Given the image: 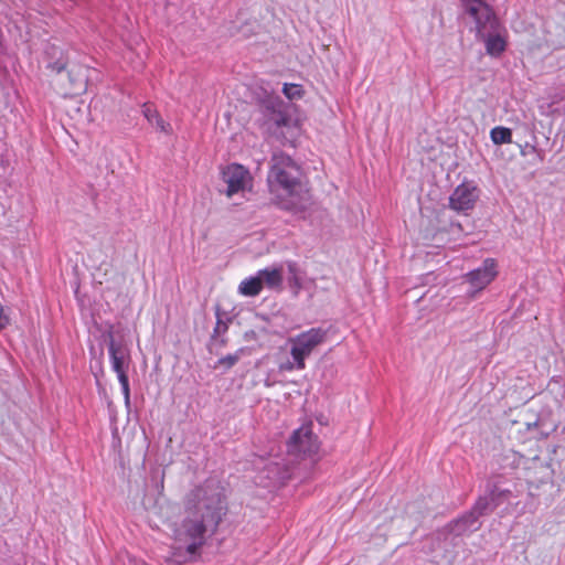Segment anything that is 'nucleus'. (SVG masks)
Wrapping results in <instances>:
<instances>
[{
  "label": "nucleus",
  "instance_id": "nucleus-5",
  "mask_svg": "<svg viewBox=\"0 0 565 565\" xmlns=\"http://www.w3.org/2000/svg\"><path fill=\"white\" fill-rule=\"evenodd\" d=\"M253 99L262 116L263 125L269 131L276 132L278 129L290 125L291 117L288 111V105L268 84H260L254 87Z\"/></svg>",
  "mask_w": 565,
  "mask_h": 565
},
{
  "label": "nucleus",
  "instance_id": "nucleus-8",
  "mask_svg": "<svg viewBox=\"0 0 565 565\" xmlns=\"http://www.w3.org/2000/svg\"><path fill=\"white\" fill-rule=\"evenodd\" d=\"M319 449L318 437L313 435L311 424L296 429L287 443V450L291 455L310 457Z\"/></svg>",
  "mask_w": 565,
  "mask_h": 565
},
{
  "label": "nucleus",
  "instance_id": "nucleus-16",
  "mask_svg": "<svg viewBox=\"0 0 565 565\" xmlns=\"http://www.w3.org/2000/svg\"><path fill=\"white\" fill-rule=\"evenodd\" d=\"M491 141L494 145H504L512 142V130L507 127L497 126L490 131Z\"/></svg>",
  "mask_w": 565,
  "mask_h": 565
},
{
  "label": "nucleus",
  "instance_id": "nucleus-4",
  "mask_svg": "<svg viewBox=\"0 0 565 565\" xmlns=\"http://www.w3.org/2000/svg\"><path fill=\"white\" fill-rule=\"evenodd\" d=\"M267 183L270 193L280 200L279 204L284 209L303 207L300 169L289 156L282 152L273 154Z\"/></svg>",
  "mask_w": 565,
  "mask_h": 565
},
{
  "label": "nucleus",
  "instance_id": "nucleus-9",
  "mask_svg": "<svg viewBox=\"0 0 565 565\" xmlns=\"http://www.w3.org/2000/svg\"><path fill=\"white\" fill-rule=\"evenodd\" d=\"M497 275V262L493 258H486L480 267L470 270L465 275L466 280L473 288L472 291H469V295L475 297L478 291L484 289L489 284H491Z\"/></svg>",
  "mask_w": 565,
  "mask_h": 565
},
{
  "label": "nucleus",
  "instance_id": "nucleus-3",
  "mask_svg": "<svg viewBox=\"0 0 565 565\" xmlns=\"http://www.w3.org/2000/svg\"><path fill=\"white\" fill-rule=\"evenodd\" d=\"M462 13L475 24L478 41L484 44L488 55L499 57L507 50L508 32L487 1L462 0Z\"/></svg>",
  "mask_w": 565,
  "mask_h": 565
},
{
  "label": "nucleus",
  "instance_id": "nucleus-17",
  "mask_svg": "<svg viewBox=\"0 0 565 565\" xmlns=\"http://www.w3.org/2000/svg\"><path fill=\"white\" fill-rule=\"evenodd\" d=\"M525 458L518 452L509 451L502 455L500 466L503 470L505 469H518L523 462Z\"/></svg>",
  "mask_w": 565,
  "mask_h": 565
},
{
  "label": "nucleus",
  "instance_id": "nucleus-10",
  "mask_svg": "<svg viewBox=\"0 0 565 565\" xmlns=\"http://www.w3.org/2000/svg\"><path fill=\"white\" fill-rule=\"evenodd\" d=\"M479 198V189L472 182H462L456 186L449 196L450 209L457 212H468L475 207Z\"/></svg>",
  "mask_w": 565,
  "mask_h": 565
},
{
  "label": "nucleus",
  "instance_id": "nucleus-2",
  "mask_svg": "<svg viewBox=\"0 0 565 565\" xmlns=\"http://www.w3.org/2000/svg\"><path fill=\"white\" fill-rule=\"evenodd\" d=\"M521 492L522 490L518 488V484L505 479L503 475L489 478L483 492L478 497L471 509L439 530L437 539L449 540L450 544L456 546L458 544L456 540L470 535L481 527V516L490 515L500 507H504L503 510L508 511L510 507L518 503L514 500Z\"/></svg>",
  "mask_w": 565,
  "mask_h": 565
},
{
  "label": "nucleus",
  "instance_id": "nucleus-1",
  "mask_svg": "<svg viewBox=\"0 0 565 565\" xmlns=\"http://www.w3.org/2000/svg\"><path fill=\"white\" fill-rule=\"evenodd\" d=\"M227 512L224 488L209 479L192 489L184 499V518L174 530V540L188 556L199 554L207 539L213 536Z\"/></svg>",
  "mask_w": 565,
  "mask_h": 565
},
{
  "label": "nucleus",
  "instance_id": "nucleus-14",
  "mask_svg": "<svg viewBox=\"0 0 565 565\" xmlns=\"http://www.w3.org/2000/svg\"><path fill=\"white\" fill-rule=\"evenodd\" d=\"M262 282V287L266 285L270 289H275L282 284L281 270L278 268L266 267L257 271Z\"/></svg>",
  "mask_w": 565,
  "mask_h": 565
},
{
  "label": "nucleus",
  "instance_id": "nucleus-19",
  "mask_svg": "<svg viewBox=\"0 0 565 565\" xmlns=\"http://www.w3.org/2000/svg\"><path fill=\"white\" fill-rule=\"evenodd\" d=\"M238 360H239L238 353L227 354V355L218 359L217 364L224 365L228 370V369L233 367L237 363Z\"/></svg>",
  "mask_w": 565,
  "mask_h": 565
},
{
  "label": "nucleus",
  "instance_id": "nucleus-11",
  "mask_svg": "<svg viewBox=\"0 0 565 565\" xmlns=\"http://www.w3.org/2000/svg\"><path fill=\"white\" fill-rule=\"evenodd\" d=\"M248 171L238 163H232L222 171V179L227 184L226 195L232 196L244 190Z\"/></svg>",
  "mask_w": 565,
  "mask_h": 565
},
{
  "label": "nucleus",
  "instance_id": "nucleus-21",
  "mask_svg": "<svg viewBox=\"0 0 565 565\" xmlns=\"http://www.w3.org/2000/svg\"><path fill=\"white\" fill-rule=\"evenodd\" d=\"M297 362L295 361V359L291 358V361H287L285 363H282L280 365V370L281 371H287V372H291V371H302L306 369V366H299L298 364H296Z\"/></svg>",
  "mask_w": 565,
  "mask_h": 565
},
{
  "label": "nucleus",
  "instance_id": "nucleus-15",
  "mask_svg": "<svg viewBox=\"0 0 565 565\" xmlns=\"http://www.w3.org/2000/svg\"><path fill=\"white\" fill-rule=\"evenodd\" d=\"M262 289V282L257 273L255 276L244 279L238 286L239 294L246 297H255Z\"/></svg>",
  "mask_w": 565,
  "mask_h": 565
},
{
  "label": "nucleus",
  "instance_id": "nucleus-22",
  "mask_svg": "<svg viewBox=\"0 0 565 565\" xmlns=\"http://www.w3.org/2000/svg\"><path fill=\"white\" fill-rule=\"evenodd\" d=\"M294 267L295 265L294 264H289V270L292 271L294 270Z\"/></svg>",
  "mask_w": 565,
  "mask_h": 565
},
{
  "label": "nucleus",
  "instance_id": "nucleus-6",
  "mask_svg": "<svg viewBox=\"0 0 565 565\" xmlns=\"http://www.w3.org/2000/svg\"><path fill=\"white\" fill-rule=\"evenodd\" d=\"M108 354L110 360L111 370L117 374L118 382L124 395L125 405L130 407V386L127 375V369L130 361L128 349L122 341H117L111 331L106 334Z\"/></svg>",
  "mask_w": 565,
  "mask_h": 565
},
{
  "label": "nucleus",
  "instance_id": "nucleus-18",
  "mask_svg": "<svg viewBox=\"0 0 565 565\" xmlns=\"http://www.w3.org/2000/svg\"><path fill=\"white\" fill-rule=\"evenodd\" d=\"M284 95L289 99H299L302 97V88L298 84L285 83L282 87Z\"/></svg>",
  "mask_w": 565,
  "mask_h": 565
},
{
  "label": "nucleus",
  "instance_id": "nucleus-13",
  "mask_svg": "<svg viewBox=\"0 0 565 565\" xmlns=\"http://www.w3.org/2000/svg\"><path fill=\"white\" fill-rule=\"evenodd\" d=\"M141 113L147 121L151 125H154L156 128L164 134L171 132V125L163 120V118L159 115L158 110L150 103H145L142 105Z\"/></svg>",
  "mask_w": 565,
  "mask_h": 565
},
{
  "label": "nucleus",
  "instance_id": "nucleus-20",
  "mask_svg": "<svg viewBox=\"0 0 565 565\" xmlns=\"http://www.w3.org/2000/svg\"><path fill=\"white\" fill-rule=\"evenodd\" d=\"M216 317H217V320H216V326L214 328V331H213V338H216L221 334H225L227 332V329H228V326H227V322L222 320V318L220 317V313L218 311L216 312Z\"/></svg>",
  "mask_w": 565,
  "mask_h": 565
},
{
  "label": "nucleus",
  "instance_id": "nucleus-7",
  "mask_svg": "<svg viewBox=\"0 0 565 565\" xmlns=\"http://www.w3.org/2000/svg\"><path fill=\"white\" fill-rule=\"evenodd\" d=\"M328 338V330L322 327L310 328L289 338L290 355L299 366H306V359Z\"/></svg>",
  "mask_w": 565,
  "mask_h": 565
},
{
  "label": "nucleus",
  "instance_id": "nucleus-12",
  "mask_svg": "<svg viewBox=\"0 0 565 565\" xmlns=\"http://www.w3.org/2000/svg\"><path fill=\"white\" fill-rule=\"evenodd\" d=\"M44 55L47 61L46 68L62 73L66 70L68 64V56L66 51L55 44H47L44 50Z\"/></svg>",
  "mask_w": 565,
  "mask_h": 565
}]
</instances>
